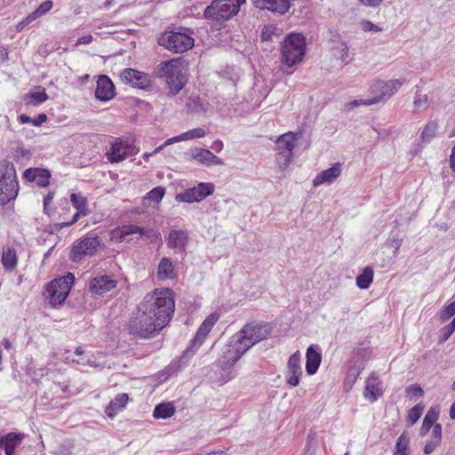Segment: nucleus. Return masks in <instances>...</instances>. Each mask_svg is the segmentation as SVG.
I'll list each match as a JSON object with an SVG mask.
<instances>
[{
  "instance_id": "1",
  "label": "nucleus",
  "mask_w": 455,
  "mask_h": 455,
  "mask_svg": "<svg viewBox=\"0 0 455 455\" xmlns=\"http://www.w3.org/2000/svg\"><path fill=\"white\" fill-rule=\"evenodd\" d=\"M174 299L170 289L155 290L145 296L137 312L127 324L131 335L149 339L158 333L171 320L174 313Z\"/></svg>"
},
{
  "instance_id": "2",
  "label": "nucleus",
  "mask_w": 455,
  "mask_h": 455,
  "mask_svg": "<svg viewBox=\"0 0 455 455\" xmlns=\"http://www.w3.org/2000/svg\"><path fill=\"white\" fill-rule=\"evenodd\" d=\"M268 334L269 327L267 324H245L222 348L221 355L208 373L209 379L219 386L233 379L236 375L235 363L252 346L265 339Z\"/></svg>"
},
{
  "instance_id": "3",
  "label": "nucleus",
  "mask_w": 455,
  "mask_h": 455,
  "mask_svg": "<svg viewBox=\"0 0 455 455\" xmlns=\"http://www.w3.org/2000/svg\"><path fill=\"white\" fill-rule=\"evenodd\" d=\"M155 74L164 80L171 97L178 94L188 82L187 63L181 58L162 61L155 68Z\"/></svg>"
},
{
  "instance_id": "4",
  "label": "nucleus",
  "mask_w": 455,
  "mask_h": 455,
  "mask_svg": "<svg viewBox=\"0 0 455 455\" xmlns=\"http://www.w3.org/2000/svg\"><path fill=\"white\" fill-rule=\"evenodd\" d=\"M306 53V39L299 33L287 35L281 47V61L287 67L302 61Z\"/></svg>"
},
{
  "instance_id": "5",
  "label": "nucleus",
  "mask_w": 455,
  "mask_h": 455,
  "mask_svg": "<svg viewBox=\"0 0 455 455\" xmlns=\"http://www.w3.org/2000/svg\"><path fill=\"white\" fill-rule=\"evenodd\" d=\"M19 183L14 164L7 160L0 162V204L14 200L19 193Z\"/></svg>"
},
{
  "instance_id": "6",
  "label": "nucleus",
  "mask_w": 455,
  "mask_h": 455,
  "mask_svg": "<svg viewBox=\"0 0 455 455\" xmlns=\"http://www.w3.org/2000/svg\"><path fill=\"white\" fill-rule=\"evenodd\" d=\"M192 34V30L187 28L165 31L159 37L158 44L174 53H183L194 46Z\"/></svg>"
},
{
  "instance_id": "7",
  "label": "nucleus",
  "mask_w": 455,
  "mask_h": 455,
  "mask_svg": "<svg viewBox=\"0 0 455 455\" xmlns=\"http://www.w3.org/2000/svg\"><path fill=\"white\" fill-rule=\"evenodd\" d=\"M246 0H213L204 12V18L222 23L235 15Z\"/></svg>"
},
{
  "instance_id": "8",
  "label": "nucleus",
  "mask_w": 455,
  "mask_h": 455,
  "mask_svg": "<svg viewBox=\"0 0 455 455\" xmlns=\"http://www.w3.org/2000/svg\"><path fill=\"white\" fill-rule=\"evenodd\" d=\"M74 282V275L68 273L67 275L52 280L46 287V293L50 303L56 307L61 305L67 299L71 285Z\"/></svg>"
},
{
  "instance_id": "9",
  "label": "nucleus",
  "mask_w": 455,
  "mask_h": 455,
  "mask_svg": "<svg viewBox=\"0 0 455 455\" xmlns=\"http://www.w3.org/2000/svg\"><path fill=\"white\" fill-rule=\"evenodd\" d=\"M101 244L102 240L98 235L84 237L76 241L70 251V259L74 262H79L86 256L94 255Z\"/></svg>"
},
{
  "instance_id": "10",
  "label": "nucleus",
  "mask_w": 455,
  "mask_h": 455,
  "mask_svg": "<svg viewBox=\"0 0 455 455\" xmlns=\"http://www.w3.org/2000/svg\"><path fill=\"white\" fill-rule=\"evenodd\" d=\"M405 83L404 78L383 81H376L371 87V93L374 96L371 98V102L377 104L382 100L391 98Z\"/></svg>"
},
{
  "instance_id": "11",
  "label": "nucleus",
  "mask_w": 455,
  "mask_h": 455,
  "mask_svg": "<svg viewBox=\"0 0 455 455\" xmlns=\"http://www.w3.org/2000/svg\"><path fill=\"white\" fill-rule=\"evenodd\" d=\"M219 319L220 315L218 313H212L204 319L194 339L191 340L189 347L185 350L182 357H189L196 353Z\"/></svg>"
},
{
  "instance_id": "12",
  "label": "nucleus",
  "mask_w": 455,
  "mask_h": 455,
  "mask_svg": "<svg viewBox=\"0 0 455 455\" xmlns=\"http://www.w3.org/2000/svg\"><path fill=\"white\" fill-rule=\"evenodd\" d=\"M123 83L134 88L148 90L152 86V80L148 74L132 68H126L119 75Z\"/></svg>"
},
{
  "instance_id": "13",
  "label": "nucleus",
  "mask_w": 455,
  "mask_h": 455,
  "mask_svg": "<svg viewBox=\"0 0 455 455\" xmlns=\"http://www.w3.org/2000/svg\"><path fill=\"white\" fill-rule=\"evenodd\" d=\"M137 152L138 150L132 141L119 139L111 144L107 156L110 163H119L129 156L136 155Z\"/></svg>"
},
{
  "instance_id": "14",
  "label": "nucleus",
  "mask_w": 455,
  "mask_h": 455,
  "mask_svg": "<svg viewBox=\"0 0 455 455\" xmlns=\"http://www.w3.org/2000/svg\"><path fill=\"white\" fill-rule=\"evenodd\" d=\"M214 192V185L201 182L196 187L190 188L181 194H178L175 199L179 202L194 203L200 202Z\"/></svg>"
},
{
  "instance_id": "15",
  "label": "nucleus",
  "mask_w": 455,
  "mask_h": 455,
  "mask_svg": "<svg viewBox=\"0 0 455 455\" xmlns=\"http://www.w3.org/2000/svg\"><path fill=\"white\" fill-rule=\"evenodd\" d=\"M189 242V234L186 229H172L166 237V245L169 249L184 252Z\"/></svg>"
},
{
  "instance_id": "16",
  "label": "nucleus",
  "mask_w": 455,
  "mask_h": 455,
  "mask_svg": "<svg viewBox=\"0 0 455 455\" xmlns=\"http://www.w3.org/2000/svg\"><path fill=\"white\" fill-rule=\"evenodd\" d=\"M300 362L301 355L299 351L292 354L288 360L286 382L291 387H297L299 383V378L302 375Z\"/></svg>"
},
{
  "instance_id": "17",
  "label": "nucleus",
  "mask_w": 455,
  "mask_h": 455,
  "mask_svg": "<svg viewBox=\"0 0 455 455\" xmlns=\"http://www.w3.org/2000/svg\"><path fill=\"white\" fill-rule=\"evenodd\" d=\"M117 281L110 275L95 276L90 281L89 290L93 295H102L116 287Z\"/></svg>"
},
{
  "instance_id": "18",
  "label": "nucleus",
  "mask_w": 455,
  "mask_h": 455,
  "mask_svg": "<svg viewBox=\"0 0 455 455\" xmlns=\"http://www.w3.org/2000/svg\"><path fill=\"white\" fill-rule=\"evenodd\" d=\"M116 95V89L111 79L106 75H100L97 80L95 97L100 101H108Z\"/></svg>"
},
{
  "instance_id": "19",
  "label": "nucleus",
  "mask_w": 455,
  "mask_h": 455,
  "mask_svg": "<svg viewBox=\"0 0 455 455\" xmlns=\"http://www.w3.org/2000/svg\"><path fill=\"white\" fill-rule=\"evenodd\" d=\"M297 136L298 134L289 132L280 136L276 141V148L279 154L284 157L285 165H288L292 159V150L295 147L294 141Z\"/></svg>"
},
{
  "instance_id": "20",
  "label": "nucleus",
  "mask_w": 455,
  "mask_h": 455,
  "mask_svg": "<svg viewBox=\"0 0 455 455\" xmlns=\"http://www.w3.org/2000/svg\"><path fill=\"white\" fill-rule=\"evenodd\" d=\"M190 156L192 159L206 166L224 164L222 159L206 148H196L191 150Z\"/></svg>"
},
{
  "instance_id": "21",
  "label": "nucleus",
  "mask_w": 455,
  "mask_h": 455,
  "mask_svg": "<svg viewBox=\"0 0 455 455\" xmlns=\"http://www.w3.org/2000/svg\"><path fill=\"white\" fill-rule=\"evenodd\" d=\"M25 435L22 433L11 432L0 437V449L4 450L5 455H13L15 449L20 445Z\"/></svg>"
},
{
  "instance_id": "22",
  "label": "nucleus",
  "mask_w": 455,
  "mask_h": 455,
  "mask_svg": "<svg viewBox=\"0 0 455 455\" xmlns=\"http://www.w3.org/2000/svg\"><path fill=\"white\" fill-rule=\"evenodd\" d=\"M364 397L373 403L382 395V386L378 376L373 372L365 381Z\"/></svg>"
},
{
  "instance_id": "23",
  "label": "nucleus",
  "mask_w": 455,
  "mask_h": 455,
  "mask_svg": "<svg viewBox=\"0 0 455 455\" xmlns=\"http://www.w3.org/2000/svg\"><path fill=\"white\" fill-rule=\"evenodd\" d=\"M341 174V164H334L331 167L318 173L313 180L314 187L323 184H331Z\"/></svg>"
},
{
  "instance_id": "24",
  "label": "nucleus",
  "mask_w": 455,
  "mask_h": 455,
  "mask_svg": "<svg viewBox=\"0 0 455 455\" xmlns=\"http://www.w3.org/2000/svg\"><path fill=\"white\" fill-rule=\"evenodd\" d=\"M322 355L316 346L311 345L306 353V371L308 375H314L321 363Z\"/></svg>"
},
{
  "instance_id": "25",
  "label": "nucleus",
  "mask_w": 455,
  "mask_h": 455,
  "mask_svg": "<svg viewBox=\"0 0 455 455\" xmlns=\"http://www.w3.org/2000/svg\"><path fill=\"white\" fill-rule=\"evenodd\" d=\"M329 40L331 43V47L339 55L342 61L348 62V46L346 42L340 38V35L335 29L329 30Z\"/></svg>"
},
{
  "instance_id": "26",
  "label": "nucleus",
  "mask_w": 455,
  "mask_h": 455,
  "mask_svg": "<svg viewBox=\"0 0 455 455\" xmlns=\"http://www.w3.org/2000/svg\"><path fill=\"white\" fill-rule=\"evenodd\" d=\"M185 107L188 113L201 114L208 110L209 103L202 100L198 95L192 93L186 99Z\"/></svg>"
},
{
  "instance_id": "27",
  "label": "nucleus",
  "mask_w": 455,
  "mask_h": 455,
  "mask_svg": "<svg viewBox=\"0 0 455 455\" xmlns=\"http://www.w3.org/2000/svg\"><path fill=\"white\" fill-rule=\"evenodd\" d=\"M157 275L160 280L174 279L176 273L169 258L164 257L158 264Z\"/></svg>"
},
{
  "instance_id": "28",
  "label": "nucleus",
  "mask_w": 455,
  "mask_h": 455,
  "mask_svg": "<svg viewBox=\"0 0 455 455\" xmlns=\"http://www.w3.org/2000/svg\"><path fill=\"white\" fill-rule=\"evenodd\" d=\"M205 135H206L205 130L202 127H197V128L189 130L186 132H183V133H181L178 136H175L173 138L168 139L164 142V145H170V144H172L173 142H179V141H182V140L201 139V138H204Z\"/></svg>"
},
{
  "instance_id": "29",
  "label": "nucleus",
  "mask_w": 455,
  "mask_h": 455,
  "mask_svg": "<svg viewBox=\"0 0 455 455\" xmlns=\"http://www.w3.org/2000/svg\"><path fill=\"white\" fill-rule=\"evenodd\" d=\"M128 402V395L127 394H119L117 395L106 408V414L109 418H113L117 414V412L122 410Z\"/></svg>"
},
{
  "instance_id": "30",
  "label": "nucleus",
  "mask_w": 455,
  "mask_h": 455,
  "mask_svg": "<svg viewBox=\"0 0 455 455\" xmlns=\"http://www.w3.org/2000/svg\"><path fill=\"white\" fill-rule=\"evenodd\" d=\"M140 233V227L137 225H124L114 229L113 234L116 236L119 242H130L128 238L131 235H138Z\"/></svg>"
},
{
  "instance_id": "31",
  "label": "nucleus",
  "mask_w": 455,
  "mask_h": 455,
  "mask_svg": "<svg viewBox=\"0 0 455 455\" xmlns=\"http://www.w3.org/2000/svg\"><path fill=\"white\" fill-rule=\"evenodd\" d=\"M439 417V410L437 408H430L424 417L422 426L420 428V435H425L432 427H434L435 421Z\"/></svg>"
},
{
  "instance_id": "32",
  "label": "nucleus",
  "mask_w": 455,
  "mask_h": 455,
  "mask_svg": "<svg viewBox=\"0 0 455 455\" xmlns=\"http://www.w3.org/2000/svg\"><path fill=\"white\" fill-rule=\"evenodd\" d=\"M175 413V408L171 403H163L156 405L153 411L156 419H168Z\"/></svg>"
},
{
  "instance_id": "33",
  "label": "nucleus",
  "mask_w": 455,
  "mask_h": 455,
  "mask_svg": "<svg viewBox=\"0 0 455 455\" xmlns=\"http://www.w3.org/2000/svg\"><path fill=\"white\" fill-rule=\"evenodd\" d=\"M48 95L45 90L43 89L39 92H29L25 95L24 100L27 105L38 106L48 100Z\"/></svg>"
},
{
  "instance_id": "34",
  "label": "nucleus",
  "mask_w": 455,
  "mask_h": 455,
  "mask_svg": "<svg viewBox=\"0 0 455 455\" xmlns=\"http://www.w3.org/2000/svg\"><path fill=\"white\" fill-rule=\"evenodd\" d=\"M373 280V270L371 267L363 268L362 273L356 277V285L360 289H367L370 287Z\"/></svg>"
},
{
  "instance_id": "35",
  "label": "nucleus",
  "mask_w": 455,
  "mask_h": 455,
  "mask_svg": "<svg viewBox=\"0 0 455 455\" xmlns=\"http://www.w3.org/2000/svg\"><path fill=\"white\" fill-rule=\"evenodd\" d=\"M70 200L73 206L77 211H80V213H83L84 216H86L89 213L87 199L83 195L73 193L70 196Z\"/></svg>"
},
{
  "instance_id": "36",
  "label": "nucleus",
  "mask_w": 455,
  "mask_h": 455,
  "mask_svg": "<svg viewBox=\"0 0 455 455\" xmlns=\"http://www.w3.org/2000/svg\"><path fill=\"white\" fill-rule=\"evenodd\" d=\"M410 438L405 433H403L397 439L395 446L394 455H409Z\"/></svg>"
},
{
  "instance_id": "37",
  "label": "nucleus",
  "mask_w": 455,
  "mask_h": 455,
  "mask_svg": "<svg viewBox=\"0 0 455 455\" xmlns=\"http://www.w3.org/2000/svg\"><path fill=\"white\" fill-rule=\"evenodd\" d=\"M2 263L6 269H12L17 264L16 252L13 249L7 248L2 255Z\"/></svg>"
},
{
  "instance_id": "38",
  "label": "nucleus",
  "mask_w": 455,
  "mask_h": 455,
  "mask_svg": "<svg viewBox=\"0 0 455 455\" xmlns=\"http://www.w3.org/2000/svg\"><path fill=\"white\" fill-rule=\"evenodd\" d=\"M438 124L435 122H429L421 132L420 138L423 142L428 143L435 137Z\"/></svg>"
},
{
  "instance_id": "39",
  "label": "nucleus",
  "mask_w": 455,
  "mask_h": 455,
  "mask_svg": "<svg viewBox=\"0 0 455 455\" xmlns=\"http://www.w3.org/2000/svg\"><path fill=\"white\" fill-rule=\"evenodd\" d=\"M424 406L420 403L413 406L408 412L407 422L410 426L414 425L422 415Z\"/></svg>"
},
{
  "instance_id": "40",
  "label": "nucleus",
  "mask_w": 455,
  "mask_h": 455,
  "mask_svg": "<svg viewBox=\"0 0 455 455\" xmlns=\"http://www.w3.org/2000/svg\"><path fill=\"white\" fill-rule=\"evenodd\" d=\"M50 177L51 173L48 170L39 168L35 183L40 188H46L49 185Z\"/></svg>"
},
{
  "instance_id": "41",
  "label": "nucleus",
  "mask_w": 455,
  "mask_h": 455,
  "mask_svg": "<svg viewBox=\"0 0 455 455\" xmlns=\"http://www.w3.org/2000/svg\"><path fill=\"white\" fill-rule=\"evenodd\" d=\"M165 194V188L163 187H156L149 191L147 195L148 200L159 203Z\"/></svg>"
},
{
  "instance_id": "42",
  "label": "nucleus",
  "mask_w": 455,
  "mask_h": 455,
  "mask_svg": "<svg viewBox=\"0 0 455 455\" xmlns=\"http://www.w3.org/2000/svg\"><path fill=\"white\" fill-rule=\"evenodd\" d=\"M455 315V300L445 306L440 312V319L446 322Z\"/></svg>"
},
{
  "instance_id": "43",
  "label": "nucleus",
  "mask_w": 455,
  "mask_h": 455,
  "mask_svg": "<svg viewBox=\"0 0 455 455\" xmlns=\"http://www.w3.org/2000/svg\"><path fill=\"white\" fill-rule=\"evenodd\" d=\"M455 331V325L450 323L440 330V342H445Z\"/></svg>"
},
{
  "instance_id": "44",
  "label": "nucleus",
  "mask_w": 455,
  "mask_h": 455,
  "mask_svg": "<svg viewBox=\"0 0 455 455\" xmlns=\"http://www.w3.org/2000/svg\"><path fill=\"white\" fill-rule=\"evenodd\" d=\"M371 102V99L369 100H355L350 102H347L345 104L344 108L347 111H350L354 109L355 108H357L359 106L364 105V106H370L373 105L374 103H369Z\"/></svg>"
},
{
  "instance_id": "45",
  "label": "nucleus",
  "mask_w": 455,
  "mask_h": 455,
  "mask_svg": "<svg viewBox=\"0 0 455 455\" xmlns=\"http://www.w3.org/2000/svg\"><path fill=\"white\" fill-rule=\"evenodd\" d=\"M403 239L398 235H391L387 241V245L395 250V253L397 252L399 248L402 246Z\"/></svg>"
},
{
  "instance_id": "46",
  "label": "nucleus",
  "mask_w": 455,
  "mask_h": 455,
  "mask_svg": "<svg viewBox=\"0 0 455 455\" xmlns=\"http://www.w3.org/2000/svg\"><path fill=\"white\" fill-rule=\"evenodd\" d=\"M363 367L360 364L357 367L351 368L348 371L347 381L353 385L360 375Z\"/></svg>"
},
{
  "instance_id": "47",
  "label": "nucleus",
  "mask_w": 455,
  "mask_h": 455,
  "mask_svg": "<svg viewBox=\"0 0 455 455\" xmlns=\"http://www.w3.org/2000/svg\"><path fill=\"white\" fill-rule=\"evenodd\" d=\"M157 236H158L157 232L155 231L153 228H145L142 227H140L139 238L145 237V238L150 239L151 241H154L156 238H157Z\"/></svg>"
},
{
  "instance_id": "48",
  "label": "nucleus",
  "mask_w": 455,
  "mask_h": 455,
  "mask_svg": "<svg viewBox=\"0 0 455 455\" xmlns=\"http://www.w3.org/2000/svg\"><path fill=\"white\" fill-rule=\"evenodd\" d=\"M427 102V96L426 94H421L417 92L415 95V99L413 101V105L416 108H426Z\"/></svg>"
},
{
  "instance_id": "49",
  "label": "nucleus",
  "mask_w": 455,
  "mask_h": 455,
  "mask_svg": "<svg viewBox=\"0 0 455 455\" xmlns=\"http://www.w3.org/2000/svg\"><path fill=\"white\" fill-rule=\"evenodd\" d=\"M40 16L38 15V13H36V10H35L27 18H25L23 20H21L18 24L17 29L20 30V31L22 30L27 25L30 24L31 22H33L34 20H36Z\"/></svg>"
},
{
  "instance_id": "50",
  "label": "nucleus",
  "mask_w": 455,
  "mask_h": 455,
  "mask_svg": "<svg viewBox=\"0 0 455 455\" xmlns=\"http://www.w3.org/2000/svg\"><path fill=\"white\" fill-rule=\"evenodd\" d=\"M81 216H84L83 213H80V211H77L74 214V216L70 221L55 224V226H54L55 230H60L63 228H68V227L72 226L80 219Z\"/></svg>"
},
{
  "instance_id": "51",
  "label": "nucleus",
  "mask_w": 455,
  "mask_h": 455,
  "mask_svg": "<svg viewBox=\"0 0 455 455\" xmlns=\"http://www.w3.org/2000/svg\"><path fill=\"white\" fill-rule=\"evenodd\" d=\"M53 6V3L51 0H46L43 2L36 9V13H38V15L41 17L44 15L46 12H48Z\"/></svg>"
},
{
  "instance_id": "52",
  "label": "nucleus",
  "mask_w": 455,
  "mask_h": 455,
  "mask_svg": "<svg viewBox=\"0 0 455 455\" xmlns=\"http://www.w3.org/2000/svg\"><path fill=\"white\" fill-rule=\"evenodd\" d=\"M406 395L410 397H419L423 395V389L419 385H411L406 388Z\"/></svg>"
},
{
  "instance_id": "53",
  "label": "nucleus",
  "mask_w": 455,
  "mask_h": 455,
  "mask_svg": "<svg viewBox=\"0 0 455 455\" xmlns=\"http://www.w3.org/2000/svg\"><path fill=\"white\" fill-rule=\"evenodd\" d=\"M38 169L39 168L27 169L23 173L24 179L27 180L28 181L35 182L38 172Z\"/></svg>"
},
{
  "instance_id": "54",
  "label": "nucleus",
  "mask_w": 455,
  "mask_h": 455,
  "mask_svg": "<svg viewBox=\"0 0 455 455\" xmlns=\"http://www.w3.org/2000/svg\"><path fill=\"white\" fill-rule=\"evenodd\" d=\"M307 449L305 451L304 455H315V448H316V441L315 438H310L308 436L307 442Z\"/></svg>"
},
{
  "instance_id": "55",
  "label": "nucleus",
  "mask_w": 455,
  "mask_h": 455,
  "mask_svg": "<svg viewBox=\"0 0 455 455\" xmlns=\"http://www.w3.org/2000/svg\"><path fill=\"white\" fill-rule=\"evenodd\" d=\"M431 439L435 440V442L441 443V440H442V426H441V424L435 423L434 425Z\"/></svg>"
},
{
  "instance_id": "56",
  "label": "nucleus",
  "mask_w": 455,
  "mask_h": 455,
  "mask_svg": "<svg viewBox=\"0 0 455 455\" xmlns=\"http://www.w3.org/2000/svg\"><path fill=\"white\" fill-rule=\"evenodd\" d=\"M439 444V442H435V440L431 439L426 443L424 447V453L427 455L431 454Z\"/></svg>"
},
{
  "instance_id": "57",
  "label": "nucleus",
  "mask_w": 455,
  "mask_h": 455,
  "mask_svg": "<svg viewBox=\"0 0 455 455\" xmlns=\"http://www.w3.org/2000/svg\"><path fill=\"white\" fill-rule=\"evenodd\" d=\"M362 28L364 31H380L381 28H379L378 26L373 24L371 21L364 20L362 22Z\"/></svg>"
},
{
  "instance_id": "58",
  "label": "nucleus",
  "mask_w": 455,
  "mask_h": 455,
  "mask_svg": "<svg viewBox=\"0 0 455 455\" xmlns=\"http://www.w3.org/2000/svg\"><path fill=\"white\" fill-rule=\"evenodd\" d=\"M54 196V192H49L44 197V212L48 214V205L52 203Z\"/></svg>"
},
{
  "instance_id": "59",
  "label": "nucleus",
  "mask_w": 455,
  "mask_h": 455,
  "mask_svg": "<svg viewBox=\"0 0 455 455\" xmlns=\"http://www.w3.org/2000/svg\"><path fill=\"white\" fill-rule=\"evenodd\" d=\"M92 39L93 37L92 35L83 36L76 40V45L89 44L92 42Z\"/></svg>"
},
{
  "instance_id": "60",
  "label": "nucleus",
  "mask_w": 455,
  "mask_h": 455,
  "mask_svg": "<svg viewBox=\"0 0 455 455\" xmlns=\"http://www.w3.org/2000/svg\"><path fill=\"white\" fill-rule=\"evenodd\" d=\"M47 121L46 114H39L36 118L32 120V124L35 126H40L42 124Z\"/></svg>"
},
{
  "instance_id": "61",
  "label": "nucleus",
  "mask_w": 455,
  "mask_h": 455,
  "mask_svg": "<svg viewBox=\"0 0 455 455\" xmlns=\"http://www.w3.org/2000/svg\"><path fill=\"white\" fill-rule=\"evenodd\" d=\"M274 29V28H271V27H265L263 29H262V32H261V38L262 40H269L270 37H271V30Z\"/></svg>"
},
{
  "instance_id": "62",
  "label": "nucleus",
  "mask_w": 455,
  "mask_h": 455,
  "mask_svg": "<svg viewBox=\"0 0 455 455\" xmlns=\"http://www.w3.org/2000/svg\"><path fill=\"white\" fill-rule=\"evenodd\" d=\"M363 4L370 7H377L379 6L383 0H361Z\"/></svg>"
},
{
  "instance_id": "63",
  "label": "nucleus",
  "mask_w": 455,
  "mask_h": 455,
  "mask_svg": "<svg viewBox=\"0 0 455 455\" xmlns=\"http://www.w3.org/2000/svg\"><path fill=\"white\" fill-rule=\"evenodd\" d=\"M211 148L216 152H220L223 148V142L221 140H217L213 141Z\"/></svg>"
},
{
  "instance_id": "64",
  "label": "nucleus",
  "mask_w": 455,
  "mask_h": 455,
  "mask_svg": "<svg viewBox=\"0 0 455 455\" xmlns=\"http://www.w3.org/2000/svg\"><path fill=\"white\" fill-rule=\"evenodd\" d=\"M19 120L21 124H28V123H31L32 124V120L28 116L25 115V114H22L19 116Z\"/></svg>"
}]
</instances>
